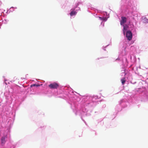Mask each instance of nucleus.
Wrapping results in <instances>:
<instances>
[{
    "label": "nucleus",
    "instance_id": "obj_8",
    "mask_svg": "<svg viewBox=\"0 0 148 148\" xmlns=\"http://www.w3.org/2000/svg\"><path fill=\"white\" fill-rule=\"evenodd\" d=\"M123 27V32L124 34H125V31L126 30L128 27V26L126 25V26H125L124 25H122Z\"/></svg>",
    "mask_w": 148,
    "mask_h": 148
},
{
    "label": "nucleus",
    "instance_id": "obj_3",
    "mask_svg": "<svg viewBox=\"0 0 148 148\" xmlns=\"http://www.w3.org/2000/svg\"><path fill=\"white\" fill-rule=\"evenodd\" d=\"M127 21V18L125 17L122 16L121 20L120 21V24L121 25H123Z\"/></svg>",
    "mask_w": 148,
    "mask_h": 148
},
{
    "label": "nucleus",
    "instance_id": "obj_6",
    "mask_svg": "<svg viewBox=\"0 0 148 148\" xmlns=\"http://www.w3.org/2000/svg\"><path fill=\"white\" fill-rule=\"evenodd\" d=\"M99 18L100 20H101L104 21H106L107 20V18L106 17H101L100 16L98 17Z\"/></svg>",
    "mask_w": 148,
    "mask_h": 148
},
{
    "label": "nucleus",
    "instance_id": "obj_9",
    "mask_svg": "<svg viewBox=\"0 0 148 148\" xmlns=\"http://www.w3.org/2000/svg\"><path fill=\"white\" fill-rule=\"evenodd\" d=\"M1 143H4L5 142V137H2L1 140Z\"/></svg>",
    "mask_w": 148,
    "mask_h": 148
},
{
    "label": "nucleus",
    "instance_id": "obj_7",
    "mask_svg": "<svg viewBox=\"0 0 148 148\" xmlns=\"http://www.w3.org/2000/svg\"><path fill=\"white\" fill-rule=\"evenodd\" d=\"M121 81L122 84H124L126 82L125 78L123 77L121 79Z\"/></svg>",
    "mask_w": 148,
    "mask_h": 148
},
{
    "label": "nucleus",
    "instance_id": "obj_5",
    "mask_svg": "<svg viewBox=\"0 0 148 148\" xmlns=\"http://www.w3.org/2000/svg\"><path fill=\"white\" fill-rule=\"evenodd\" d=\"M77 12L75 11H72L70 13V15L71 16L76 15Z\"/></svg>",
    "mask_w": 148,
    "mask_h": 148
},
{
    "label": "nucleus",
    "instance_id": "obj_1",
    "mask_svg": "<svg viewBox=\"0 0 148 148\" xmlns=\"http://www.w3.org/2000/svg\"><path fill=\"white\" fill-rule=\"evenodd\" d=\"M49 87L51 89H57L59 86V84L56 83H53L49 85Z\"/></svg>",
    "mask_w": 148,
    "mask_h": 148
},
{
    "label": "nucleus",
    "instance_id": "obj_2",
    "mask_svg": "<svg viewBox=\"0 0 148 148\" xmlns=\"http://www.w3.org/2000/svg\"><path fill=\"white\" fill-rule=\"evenodd\" d=\"M126 37L127 39L129 40H130L132 37V34L131 31H128L127 32Z\"/></svg>",
    "mask_w": 148,
    "mask_h": 148
},
{
    "label": "nucleus",
    "instance_id": "obj_10",
    "mask_svg": "<svg viewBox=\"0 0 148 148\" xmlns=\"http://www.w3.org/2000/svg\"><path fill=\"white\" fill-rule=\"evenodd\" d=\"M40 86V85L39 84H33L31 85V87H32L33 86L38 87V86Z\"/></svg>",
    "mask_w": 148,
    "mask_h": 148
},
{
    "label": "nucleus",
    "instance_id": "obj_4",
    "mask_svg": "<svg viewBox=\"0 0 148 148\" xmlns=\"http://www.w3.org/2000/svg\"><path fill=\"white\" fill-rule=\"evenodd\" d=\"M142 19L144 23H148V19L146 17L143 16L142 17Z\"/></svg>",
    "mask_w": 148,
    "mask_h": 148
}]
</instances>
